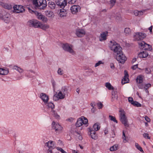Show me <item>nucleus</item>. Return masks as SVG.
Listing matches in <instances>:
<instances>
[{
  "label": "nucleus",
  "mask_w": 153,
  "mask_h": 153,
  "mask_svg": "<svg viewBox=\"0 0 153 153\" xmlns=\"http://www.w3.org/2000/svg\"><path fill=\"white\" fill-rule=\"evenodd\" d=\"M145 72L147 74H150L151 72V70L149 68H146Z\"/></svg>",
  "instance_id": "5fc2aeb1"
},
{
  "label": "nucleus",
  "mask_w": 153,
  "mask_h": 153,
  "mask_svg": "<svg viewBox=\"0 0 153 153\" xmlns=\"http://www.w3.org/2000/svg\"><path fill=\"white\" fill-rule=\"evenodd\" d=\"M75 34L79 37H81L85 35L86 31L84 29H77L76 30Z\"/></svg>",
  "instance_id": "ddd939ff"
},
{
  "label": "nucleus",
  "mask_w": 153,
  "mask_h": 153,
  "mask_svg": "<svg viewBox=\"0 0 153 153\" xmlns=\"http://www.w3.org/2000/svg\"><path fill=\"white\" fill-rule=\"evenodd\" d=\"M73 47L72 45L67 43L64 44L62 45V48L64 50L74 55L75 54V52L73 50Z\"/></svg>",
  "instance_id": "423d86ee"
},
{
  "label": "nucleus",
  "mask_w": 153,
  "mask_h": 153,
  "mask_svg": "<svg viewBox=\"0 0 153 153\" xmlns=\"http://www.w3.org/2000/svg\"><path fill=\"white\" fill-rule=\"evenodd\" d=\"M134 14L135 16H140L143 14V12L142 11H138L137 10H136L134 11Z\"/></svg>",
  "instance_id": "c756f323"
},
{
  "label": "nucleus",
  "mask_w": 153,
  "mask_h": 153,
  "mask_svg": "<svg viewBox=\"0 0 153 153\" xmlns=\"http://www.w3.org/2000/svg\"><path fill=\"white\" fill-rule=\"evenodd\" d=\"M33 4L37 8L43 9L47 6L46 1H33Z\"/></svg>",
  "instance_id": "20e7f679"
},
{
  "label": "nucleus",
  "mask_w": 153,
  "mask_h": 153,
  "mask_svg": "<svg viewBox=\"0 0 153 153\" xmlns=\"http://www.w3.org/2000/svg\"><path fill=\"white\" fill-rule=\"evenodd\" d=\"M117 147L118 146L117 145H115L110 148V150L111 151H115L117 149Z\"/></svg>",
  "instance_id": "58836bf2"
},
{
  "label": "nucleus",
  "mask_w": 153,
  "mask_h": 153,
  "mask_svg": "<svg viewBox=\"0 0 153 153\" xmlns=\"http://www.w3.org/2000/svg\"><path fill=\"white\" fill-rule=\"evenodd\" d=\"M8 73V71L3 68H0V74L5 75L7 74Z\"/></svg>",
  "instance_id": "c85d7f7f"
},
{
  "label": "nucleus",
  "mask_w": 153,
  "mask_h": 153,
  "mask_svg": "<svg viewBox=\"0 0 153 153\" xmlns=\"http://www.w3.org/2000/svg\"><path fill=\"white\" fill-rule=\"evenodd\" d=\"M74 135L76 136V138H78L79 140H81L82 137L80 134L77 132L76 131L74 133Z\"/></svg>",
  "instance_id": "f704fd0d"
},
{
  "label": "nucleus",
  "mask_w": 153,
  "mask_h": 153,
  "mask_svg": "<svg viewBox=\"0 0 153 153\" xmlns=\"http://www.w3.org/2000/svg\"><path fill=\"white\" fill-rule=\"evenodd\" d=\"M149 55V53L146 51H144L140 52L138 54V56L140 58H144Z\"/></svg>",
  "instance_id": "6ab92c4d"
},
{
  "label": "nucleus",
  "mask_w": 153,
  "mask_h": 153,
  "mask_svg": "<svg viewBox=\"0 0 153 153\" xmlns=\"http://www.w3.org/2000/svg\"><path fill=\"white\" fill-rule=\"evenodd\" d=\"M132 104L137 107H141V104L135 101L132 103Z\"/></svg>",
  "instance_id": "79ce46f5"
},
{
  "label": "nucleus",
  "mask_w": 153,
  "mask_h": 153,
  "mask_svg": "<svg viewBox=\"0 0 153 153\" xmlns=\"http://www.w3.org/2000/svg\"><path fill=\"white\" fill-rule=\"evenodd\" d=\"M149 135L148 134L146 133H144L143 134V137L145 138H147L149 139H150V137H149Z\"/></svg>",
  "instance_id": "de8ad7c7"
},
{
  "label": "nucleus",
  "mask_w": 153,
  "mask_h": 153,
  "mask_svg": "<svg viewBox=\"0 0 153 153\" xmlns=\"http://www.w3.org/2000/svg\"><path fill=\"white\" fill-rule=\"evenodd\" d=\"M110 67L111 68L114 69L115 68L114 65L113 63H111L110 64Z\"/></svg>",
  "instance_id": "13d9d810"
},
{
  "label": "nucleus",
  "mask_w": 153,
  "mask_h": 153,
  "mask_svg": "<svg viewBox=\"0 0 153 153\" xmlns=\"http://www.w3.org/2000/svg\"><path fill=\"white\" fill-rule=\"evenodd\" d=\"M143 76L142 75H139L136 79V82L139 83H141L143 82Z\"/></svg>",
  "instance_id": "a878e982"
},
{
  "label": "nucleus",
  "mask_w": 153,
  "mask_h": 153,
  "mask_svg": "<svg viewBox=\"0 0 153 153\" xmlns=\"http://www.w3.org/2000/svg\"><path fill=\"white\" fill-rule=\"evenodd\" d=\"M124 32L126 34H129L131 32L130 29L128 28H125Z\"/></svg>",
  "instance_id": "49530a36"
},
{
  "label": "nucleus",
  "mask_w": 153,
  "mask_h": 153,
  "mask_svg": "<svg viewBox=\"0 0 153 153\" xmlns=\"http://www.w3.org/2000/svg\"><path fill=\"white\" fill-rule=\"evenodd\" d=\"M13 69L16 70L20 73H22L23 72L22 69L16 66H14L13 67Z\"/></svg>",
  "instance_id": "4c0bfd02"
},
{
  "label": "nucleus",
  "mask_w": 153,
  "mask_h": 153,
  "mask_svg": "<svg viewBox=\"0 0 153 153\" xmlns=\"http://www.w3.org/2000/svg\"><path fill=\"white\" fill-rule=\"evenodd\" d=\"M100 126L97 123L95 124L93 126V128L91 129V130H93L94 131H97L99 130Z\"/></svg>",
  "instance_id": "2f4dec72"
},
{
  "label": "nucleus",
  "mask_w": 153,
  "mask_h": 153,
  "mask_svg": "<svg viewBox=\"0 0 153 153\" xmlns=\"http://www.w3.org/2000/svg\"><path fill=\"white\" fill-rule=\"evenodd\" d=\"M112 101H113L114 100H117L118 98V97L117 95H116L115 94V92L114 91H113L112 92Z\"/></svg>",
  "instance_id": "72a5a7b5"
},
{
  "label": "nucleus",
  "mask_w": 153,
  "mask_h": 153,
  "mask_svg": "<svg viewBox=\"0 0 153 153\" xmlns=\"http://www.w3.org/2000/svg\"><path fill=\"white\" fill-rule=\"evenodd\" d=\"M0 6H2L5 9L8 10H10L12 7V6L10 4L5 3L1 1H0Z\"/></svg>",
  "instance_id": "dca6fc26"
},
{
  "label": "nucleus",
  "mask_w": 153,
  "mask_h": 153,
  "mask_svg": "<svg viewBox=\"0 0 153 153\" xmlns=\"http://www.w3.org/2000/svg\"><path fill=\"white\" fill-rule=\"evenodd\" d=\"M119 112H120V120L121 122L125 127H128L129 125L128 123V121L127 118L125 115V112L123 110L120 109Z\"/></svg>",
  "instance_id": "f03ea898"
},
{
  "label": "nucleus",
  "mask_w": 153,
  "mask_h": 153,
  "mask_svg": "<svg viewBox=\"0 0 153 153\" xmlns=\"http://www.w3.org/2000/svg\"><path fill=\"white\" fill-rule=\"evenodd\" d=\"M80 9V7L78 5H74L72 6L71 8V10L73 14H75L78 12Z\"/></svg>",
  "instance_id": "4468645a"
},
{
  "label": "nucleus",
  "mask_w": 153,
  "mask_h": 153,
  "mask_svg": "<svg viewBox=\"0 0 153 153\" xmlns=\"http://www.w3.org/2000/svg\"><path fill=\"white\" fill-rule=\"evenodd\" d=\"M58 73L60 75H62L63 74V71L61 68H59L58 70Z\"/></svg>",
  "instance_id": "603ef678"
},
{
  "label": "nucleus",
  "mask_w": 153,
  "mask_h": 153,
  "mask_svg": "<svg viewBox=\"0 0 153 153\" xmlns=\"http://www.w3.org/2000/svg\"><path fill=\"white\" fill-rule=\"evenodd\" d=\"M28 10L30 12L32 13L35 14L38 19L41 20L44 23H46L47 22L48 19L47 18L42 15L41 13H39L37 11L33 10L29 8H28Z\"/></svg>",
  "instance_id": "7ed1b4c3"
},
{
  "label": "nucleus",
  "mask_w": 153,
  "mask_h": 153,
  "mask_svg": "<svg viewBox=\"0 0 153 153\" xmlns=\"http://www.w3.org/2000/svg\"><path fill=\"white\" fill-rule=\"evenodd\" d=\"M45 15L48 17H52L53 15V12L51 11L47 10L45 11Z\"/></svg>",
  "instance_id": "cd10ccee"
},
{
  "label": "nucleus",
  "mask_w": 153,
  "mask_h": 153,
  "mask_svg": "<svg viewBox=\"0 0 153 153\" xmlns=\"http://www.w3.org/2000/svg\"><path fill=\"white\" fill-rule=\"evenodd\" d=\"M89 131L90 132V135L92 138L94 140L97 139V136L96 134L95 131L93 129L91 130V128H89Z\"/></svg>",
  "instance_id": "412c9836"
},
{
  "label": "nucleus",
  "mask_w": 153,
  "mask_h": 153,
  "mask_svg": "<svg viewBox=\"0 0 153 153\" xmlns=\"http://www.w3.org/2000/svg\"><path fill=\"white\" fill-rule=\"evenodd\" d=\"M122 139L123 140V142L124 143H126V141H127V140L126 139V136L125 134L124 133V131H123V136H122Z\"/></svg>",
  "instance_id": "37998d69"
},
{
  "label": "nucleus",
  "mask_w": 153,
  "mask_h": 153,
  "mask_svg": "<svg viewBox=\"0 0 153 153\" xmlns=\"http://www.w3.org/2000/svg\"><path fill=\"white\" fill-rule=\"evenodd\" d=\"M56 2L57 5L59 6L62 8H64L67 4V1H58Z\"/></svg>",
  "instance_id": "f3484780"
},
{
  "label": "nucleus",
  "mask_w": 153,
  "mask_h": 153,
  "mask_svg": "<svg viewBox=\"0 0 153 153\" xmlns=\"http://www.w3.org/2000/svg\"><path fill=\"white\" fill-rule=\"evenodd\" d=\"M67 13L66 10L64 9H60L59 14V16L61 17L66 16Z\"/></svg>",
  "instance_id": "b1692460"
},
{
  "label": "nucleus",
  "mask_w": 153,
  "mask_h": 153,
  "mask_svg": "<svg viewBox=\"0 0 153 153\" xmlns=\"http://www.w3.org/2000/svg\"><path fill=\"white\" fill-rule=\"evenodd\" d=\"M52 128L55 130L56 133L59 134L62 132V128L59 124L53 122L52 123Z\"/></svg>",
  "instance_id": "1a4fd4ad"
},
{
  "label": "nucleus",
  "mask_w": 153,
  "mask_h": 153,
  "mask_svg": "<svg viewBox=\"0 0 153 153\" xmlns=\"http://www.w3.org/2000/svg\"><path fill=\"white\" fill-rule=\"evenodd\" d=\"M97 105L98 106V109H100L102 108L103 106V104L101 102H98V103H97Z\"/></svg>",
  "instance_id": "09e8293b"
},
{
  "label": "nucleus",
  "mask_w": 153,
  "mask_h": 153,
  "mask_svg": "<svg viewBox=\"0 0 153 153\" xmlns=\"http://www.w3.org/2000/svg\"><path fill=\"white\" fill-rule=\"evenodd\" d=\"M125 76L124 78L122 79L121 82L122 84H124L125 83L128 82L129 81L128 79V75L126 71L125 70L124 71Z\"/></svg>",
  "instance_id": "2eb2a0df"
},
{
  "label": "nucleus",
  "mask_w": 153,
  "mask_h": 153,
  "mask_svg": "<svg viewBox=\"0 0 153 153\" xmlns=\"http://www.w3.org/2000/svg\"><path fill=\"white\" fill-rule=\"evenodd\" d=\"M151 87V85L149 83L145 84V85H144V89L146 91V92L148 94H149V92L148 89V88H150Z\"/></svg>",
  "instance_id": "7c9ffc66"
},
{
  "label": "nucleus",
  "mask_w": 153,
  "mask_h": 153,
  "mask_svg": "<svg viewBox=\"0 0 153 153\" xmlns=\"http://www.w3.org/2000/svg\"><path fill=\"white\" fill-rule=\"evenodd\" d=\"M59 91L61 92V93H62L63 94H64V95L65 96L66 94L67 93V88L65 87H62L61 89V90Z\"/></svg>",
  "instance_id": "c9c22d12"
},
{
  "label": "nucleus",
  "mask_w": 153,
  "mask_h": 153,
  "mask_svg": "<svg viewBox=\"0 0 153 153\" xmlns=\"http://www.w3.org/2000/svg\"><path fill=\"white\" fill-rule=\"evenodd\" d=\"M145 120L148 122H149L150 121V118L146 116L145 117Z\"/></svg>",
  "instance_id": "052dcab7"
},
{
  "label": "nucleus",
  "mask_w": 153,
  "mask_h": 153,
  "mask_svg": "<svg viewBox=\"0 0 153 153\" xmlns=\"http://www.w3.org/2000/svg\"><path fill=\"white\" fill-rule=\"evenodd\" d=\"M41 98L45 103H47L48 100V97L45 94L42 93L40 94Z\"/></svg>",
  "instance_id": "aec40b11"
},
{
  "label": "nucleus",
  "mask_w": 153,
  "mask_h": 153,
  "mask_svg": "<svg viewBox=\"0 0 153 153\" xmlns=\"http://www.w3.org/2000/svg\"><path fill=\"white\" fill-rule=\"evenodd\" d=\"M121 15L119 14L117 15L116 16V19H117V20H121Z\"/></svg>",
  "instance_id": "864d4df0"
},
{
  "label": "nucleus",
  "mask_w": 153,
  "mask_h": 153,
  "mask_svg": "<svg viewBox=\"0 0 153 153\" xmlns=\"http://www.w3.org/2000/svg\"><path fill=\"white\" fill-rule=\"evenodd\" d=\"M81 118L82 119L83 124H85L88 123V120L86 118L84 117H82Z\"/></svg>",
  "instance_id": "a18cd8bd"
},
{
  "label": "nucleus",
  "mask_w": 153,
  "mask_h": 153,
  "mask_svg": "<svg viewBox=\"0 0 153 153\" xmlns=\"http://www.w3.org/2000/svg\"><path fill=\"white\" fill-rule=\"evenodd\" d=\"M128 101L129 102L131 103L132 104V103L133 102H134V101H133V99L132 97H129L128 98Z\"/></svg>",
  "instance_id": "4d7b16f0"
},
{
  "label": "nucleus",
  "mask_w": 153,
  "mask_h": 153,
  "mask_svg": "<svg viewBox=\"0 0 153 153\" xmlns=\"http://www.w3.org/2000/svg\"><path fill=\"white\" fill-rule=\"evenodd\" d=\"M94 102H92L90 104L91 105L92 107V108H93L94 107Z\"/></svg>",
  "instance_id": "774afa93"
},
{
  "label": "nucleus",
  "mask_w": 153,
  "mask_h": 153,
  "mask_svg": "<svg viewBox=\"0 0 153 153\" xmlns=\"http://www.w3.org/2000/svg\"><path fill=\"white\" fill-rule=\"evenodd\" d=\"M109 119L111 120L112 121L115 122H116V123H117V120H116L115 117H113L111 115H110L109 116Z\"/></svg>",
  "instance_id": "a19ab883"
},
{
  "label": "nucleus",
  "mask_w": 153,
  "mask_h": 153,
  "mask_svg": "<svg viewBox=\"0 0 153 153\" xmlns=\"http://www.w3.org/2000/svg\"><path fill=\"white\" fill-rule=\"evenodd\" d=\"M53 115L56 119H58L59 117V116L56 113H55L54 111H53Z\"/></svg>",
  "instance_id": "3c124183"
},
{
  "label": "nucleus",
  "mask_w": 153,
  "mask_h": 153,
  "mask_svg": "<svg viewBox=\"0 0 153 153\" xmlns=\"http://www.w3.org/2000/svg\"><path fill=\"white\" fill-rule=\"evenodd\" d=\"M0 18L3 20L6 23L9 22L10 19V14L4 11H2L0 13Z\"/></svg>",
  "instance_id": "39448f33"
},
{
  "label": "nucleus",
  "mask_w": 153,
  "mask_h": 153,
  "mask_svg": "<svg viewBox=\"0 0 153 153\" xmlns=\"http://www.w3.org/2000/svg\"><path fill=\"white\" fill-rule=\"evenodd\" d=\"M49 25L46 24H43L41 22L39 28L44 30H46L49 28Z\"/></svg>",
  "instance_id": "393cba45"
},
{
  "label": "nucleus",
  "mask_w": 153,
  "mask_h": 153,
  "mask_svg": "<svg viewBox=\"0 0 153 153\" xmlns=\"http://www.w3.org/2000/svg\"><path fill=\"white\" fill-rule=\"evenodd\" d=\"M83 121L82 119L79 118L78 120L76 123V126L77 127H79L82 126V125Z\"/></svg>",
  "instance_id": "bb28decb"
},
{
  "label": "nucleus",
  "mask_w": 153,
  "mask_h": 153,
  "mask_svg": "<svg viewBox=\"0 0 153 153\" xmlns=\"http://www.w3.org/2000/svg\"><path fill=\"white\" fill-rule=\"evenodd\" d=\"M57 149L58 150L60 151L62 153H65V152L61 148L58 147L57 148Z\"/></svg>",
  "instance_id": "6e6d98bb"
},
{
  "label": "nucleus",
  "mask_w": 153,
  "mask_h": 153,
  "mask_svg": "<svg viewBox=\"0 0 153 153\" xmlns=\"http://www.w3.org/2000/svg\"><path fill=\"white\" fill-rule=\"evenodd\" d=\"M105 86L109 90H114V88L111 85V84L109 82H106L105 84Z\"/></svg>",
  "instance_id": "473e14b6"
},
{
  "label": "nucleus",
  "mask_w": 153,
  "mask_h": 153,
  "mask_svg": "<svg viewBox=\"0 0 153 153\" xmlns=\"http://www.w3.org/2000/svg\"><path fill=\"white\" fill-rule=\"evenodd\" d=\"M152 26H151V27H150L149 28V30H150V32L151 33H152Z\"/></svg>",
  "instance_id": "69168bd1"
},
{
  "label": "nucleus",
  "mask_w": 153,
  "mask_h": 153,
  "mask_svg": "<svg viewBox=\"0 0 153 153\" xmlns=\"http://www.w3.org/2000/svg\"><path fill=\"white\" fill-rule=\"evenodd\" d=\"M52 149H48V153H51L52 152V151L51 150Z\"/></svg>",
  "instance_id": "338daca9"
},
{
  "label": "nucleus",
  "mask_w": 153,
  "mask_h": 153,
  "mask_svg": "<svg viewBox=\"0 0 153 153\" xmlns=\"http://www.w3.org/2000/svg\"><path fill=\"white\" fill-rule=\"evenodd\" d=\"M48 6L52 9H55L56 8V5L55 2L53 1H50L48 2Z\"/></svg>",
  "instance_id": "4be33fe9"
},
{
  "label": "nucleus",
  "mask_w": 153,
  "mask_h": 153,
  "mask_svg": "<svg viewBox=\"0 0 153 153\" xmlns=\"http://www.w3.org/2000/svg\"><path fill=\"white\" fill-rule=\"evenodd\" d=\"M137 68V65H134L131 68L132 69L134 70L136 69Z\"/></svg>",
  "instance_id": "680f3d73"
},
{
  "label": "nucleus",
  "mask_w": 153,
  "mask_h": 153,
  "mask_svg": "<svg viewBox=\"0 0 153 153\" xmlns=\"http://www.w3.org/2000/svg\"><path fill=\"white\" fill-rule=\"evenodd\" d=\"M144 85L143 84L139 85H138V87L140 89H143L144 88Z\"/></svg>",
  "instance_id": "bf43d9fd"
},
{
  "label": "nucleus",
  "mask_w": 153,
  "mask_h": 153,
  "mask_svg": "<svg viewBox=\"0 0 153 153\" xmlns=\"http://www.w3.org/2000/svg\"><path fill=\"white\" fill-rule=\"evenodd\" d=\"M108 129L107 128H106L104 131V133L105 135L108 134Z\"/></svg>",
  "instance_id": "0e129e2a"
},
{
  "label": "nucleus",
  "mask_w": 153,
  "mask_h": 153,
  "mask_svg": "<svg viewBox=\"0 0 153 153\" xmlns=\"http://www.w3.org/2000/svg\"><path fill=\"white\" fill-rule=\"evenodd\" d=\"M146 36V34L141 32H137L135 33L134 36V39L135 41L142 40Z\"/></svg>",
  "instance_id": "6e6552de"
},
{
  "label": "nucleus",
  "mask_w": 153,
  "mask_h": 153,
  "mask_svg": "<svg viewBox=\"0 0 153 153\" xmlns=\"http://www.w3.org/2000/svg\"><path fill=\"white\" fill-rule=\"evenodd\" d=\"M108 4L111 8L116 3L115 1H108L107 2Z\"/></svg>",
  "instance_id": "e433bc0d"
},
{
  "label": "nucleus",
  "mask_w": 153,
  "mask_h": 153,
  "mask_svg": "<svg viewBox=\"0 0 153 153\" xmlns=\"http://www.w3.org/2000/svg\"><path fill=\"white\" fill-rule=\"evenodd\" d=\"M40 23V22L35 19L31 20L28 22V23L30 26L36 28H39Z\"/></svg>",
  "instance_id": "9b49d317"
},
{
  "label": "nucleus",
  "mask_w": 153,
  "mask_h": 153,
  "mask_svg": "<svg viewBox=\"0 0 153 153\" xmlns=\"http://www.w3.org/2000/svg\"><path fill=\"white\" fill-rule=\"evenodd\" d=\"M109 47L114 52L116 58L119 62L124 64L126 59V57L123 53L122 48L120 45L114 41H110Z\"/></svg>",
  "instance_id": "f257e3e1"
},
{
  "label": "nucleus",
  "mask_w": 153,
  "mask_h": 153,
  "mask_svg": "<svg viewBox=\"0 0 153 153\" xmlns=\"http://www.w3.org/2000/svg\"><path fill=\"white\" fill-rule=\"evenodd\" d=\"M13 12L16 13H23L25 11V9L22 5H15L13 7Z\"/></svg>",
  "instance_id": "9d476101"
},
{
  "label": "nucleus",
  "mask_w": 153,
  "mask_h": 153,
  "mask_svg": "<svg viewBox=\"0 0 153 153\" xmlns=\"http://www.w3.org/2000/svg\"><path fill=\"white\" fill-rule=\"evenodd\" d=\"M96 111V108H94V107L92 108L91 109V112L93 113H94Z\"/></svg>",
  "instance_id": "e2e57ef3"
},
{
  "label": "nucleus",
  "mask_w": 153,
  "mask_h": 153,
  "mask_svg": "<svg viewBox=\"0 0 153 153\" xmlns=\"http://www.w3.org/2000/svg\"><path fill=\"white\" fill-rule=\"evenodd\" d=\"M103 64V63L102 62V61H99L95 64L94 67H96L99 66L101 64Z\"/></svg>",
  "instance_id": "8fccbe9b"
},
{
  "label": "nucleus",
  "mask_w": 153,
  "mask_h": 153,
  "mask_svg": "<svg viewBox=\"0 0 153 153\" xmlns=\"http://www.w3.org/2000/svg\"><path fill=\"white\" fill-rule=\"evenodd\" d=\"M108 35V32H103L101 33L99 37V40L100 41L105 40L106 39V36Z\"/></svg>",
  "instance_id": "a211bd4d"
},
{
  "label": "nucleus",
  "mask_w": 153,
  "mask_h": 153,
  "mask_svg": "<svg viewBox=\"0 0 153 153\" xmlns=\"http://www.w3.org/2000/svg\"><path fill=\"white\" fill-rule=\"evenodd\" d=\"M138 45L140 48L144 49L145 51L146 50L151 51L152 48L151 45L143 41L138 43Z\"/></svg>",
  "instance_id": "0eeeda50"
},
{
  "label": "nucleus",
  "mask_w": 153,
  "mask_h": 153,
  "mask_svg": "<svg viewBox=\"0 0 153 153\" xmlns=\"http://www.w3.org/2000/svg\"><path fill=\"white\" fill-rule=\"evenodd\" d=\"M45 145H47L50 149H53L55 147V146L53 143V141H50L46 143L45 144Z\"/></svg>",
  "instance_id": "5701e85b"
},
{
  "label": "nucleus",
  "mask_w": 153,
  "mask_h": 153,
  "mask_svg": "<svg viewBox=\"0 0 153 153\" xmlns=\"http://www.w3.org/2000/svg\"><path fill=\"white\" fill-rule=\"evenodd\" d=\"M65 97V96L61 93V92L59 91L58 93H56L53 97V100L56 101L59 100V99H63Z\"/></svg>",
  "instance_id": "f8f14e48"
},
{
  "label": "nucleus",
  "mask_w": 153,
  "mask_h": 153,
  "mask_svg": "<svg viewBox=\"0 0 153 153\" xmlns=\"http://www.w3.org/2000/svg\"><path fill=\"white\" fill-rule=\"evenodd\" d=\"M47 105L48 106V108H51V109H53L54 107V104H53V103H52L51 102H50L48 103L47 104Z\"/></svg>",
  "instance_id": "c03bdc74"
},
{
  "label": "nucleus",
  "mask_w": 153,
  "mask_h": 153,
  "mask_svg": "<svg viewBox=\"0 0 153 153\" xmlns=\"http://www.w3.org/2000/svg\"><path fill=\"white\" fill-rule=\"evenodd\" d=\"M135 146L136 148L139 150L141 152H143V151L142 149V148L137 143H135Z\"/></svg>",
  "instance_id": "ea45409f"
}]
</instances>
